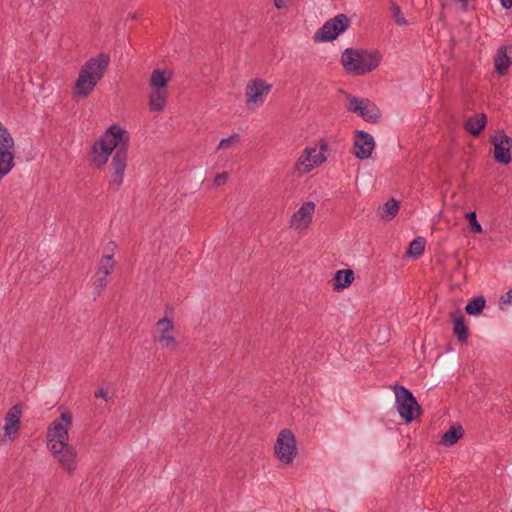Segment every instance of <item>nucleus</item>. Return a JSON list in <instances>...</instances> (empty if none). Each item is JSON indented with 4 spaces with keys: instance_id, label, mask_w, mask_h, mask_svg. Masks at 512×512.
<instances>
[{
    "instance_id": "nucleus-29",
    "label": "nucleus",
    "mask_w": 512,
    "mask_h": 512,
    "mask_svg": "<svg viewBox=\"0 0 512 512\" xmlns=\"http://www.w3.org/2000/svg\"><path fill=\"white\" fill-rule=\"evenodd\" d=\"M348 104L346 105V108L348 111L358 114V111L361 110L363 99H359L356 96L349 95L347 97Z\"/></svg>"
},
{
    "instance_id": "nucleus-22",
    "label": "nucleus",
    "mask_w": 512,
    "mask_h": 512,
    "mask_svg": "<svg viewBox=\"0 0 512 512\" xmlns=\"http://www.w3.org/2000/svg\"><path fill=\"white\" fill-rule=\"evenodd\" d=\"M399 208L400 202L391 198L379 208L378 215L381 219L391 220L397 215Z\"/></svg>"
},
{
    "instance_id": "nucleus-26",
    "label": "nucleus",
    "mask_w": 512,
    "mask_h": 512,
    "mask_svg": "<svg viewBox=\"0 0 512 512\" xmlns=\"http://www.w3.org/2000/svg\"><path fill=\"white\" fill-rule=\"evenodd\" d=\"M425 244H426V241H425V238L423 237H416L414 240H412L409 244V248L406 252L407 256L408 257H411V258H418L419 256H421L424 252V249H425Z\"/></svg>"
},
{
    "instance_id": "nucleus-30",
    "label": "nucleus",
    "mask_w": 512,
    "mask_h": 512,
    "mask_svg": "<svg viewBox=\"0 0 512 512\" xmlns=\"http://www.w3.org/2000/svg\"><path fill=\"white\" fill-rule=\"evenodd\" d=\"M240 142V136L237 133H233L228 138H223L220 140L218 149L228 148L231 144H238Z\"/></svg>"
},
{
    "instance_id": "nucleus-4",
    "label": "nucleus",
    "mask_w": 512,
    "mask_h": 512,
    "mask_svg": "<svg viewBox=\"0 0 512 512\" xmlns=\"http://www.w3.org/2000/svg\"><path fill=\"white\" fill-rule=\"evenodd\" d=\"M381 61L378 51L346 48L341 55V63L344 70L355 76L365 75L375 70Z\"/></svg>"
},
{
    "instance_id": "nucleus-5",
    "label": "nucleus",
    "mask_w": 512,
    "mask_h": 512,
    "mask_svg": "<svg viewBox=\"0 0 512 512\" xmlns=\"http://www.w3.org/2000/svg\"><path fill=\"white\" fill-rule=\"evenodd\" d=\"M395 393L396 408L400 417L411 423L422 414V408L418 404L413 393L406 387L395 384L392 386Z\"/></svg>"
},
{
    "instance_id": "nucleus-15",
    "label": "nucleus",
    "mask_w": 512,
    "mask_h": 512,
    "mask_svg": "<svg viewBox=\"0 0 512 512\" xmlns=\"http://www.w3.org/2000/svg\"><path fill=\"white\" fill-rule=\"evenodd\" d=\"M452 322L454 324L453 334L460 343H466L469 337V329L465 322V317L460 311L451 314Z\"/></svg>"
},
{
    "instance_id": "nucleus-9",
    "label": "nucleus",
    "mask_w": 512,
    "mask_h": 512,
    "mask_svg": "<svg viewBox=\"0 0 512 512\" xmlns=\"http://www.w3.org/2000/svg\"><path fill=\"white\" fill-rule=\"evenodd\" d=\"M490 142L494 146L495 161L502 165H508L512 160V138L500 130L490 137Z\"/></svg>"
},
{
    "instance_id": "nucleus-20",
    "label": "nucleus",
    "mask_w": 512,
    "mask_h": 512,
    "mask_svg": "<svg viewBox=\"0 0 512 512\" xmlns=\"http://www.w3.org/2000/svg\"><path fill=\"white\" fill-rule=\"evenodd\" d=\"M333 290L341 291L348 288L354 281V272L351 269H341L333 276Z\"/></svg>"
},
{
    "instance_id": "nucleus-2",
    "label": "nucleus",
    "mask_w": 512,
    "mask_h": 512,
    "mask_svg": "<svg viewBox=\"0 0 512 512\" xmlns=\"http://www.w3.org/2000/svg\"><path fill=\"white\" fill-rule=\"evenodd\" d=\"M72 414L63 412L58 419H55L48 427L47 447L57 459L60 466L71 473L76 469L77 453L72 445L68 443L69 429L72 425Z\"/></svg>"
},
{
    "instance_id": "nucleus-33",
    "label": "nucleus",
    "mask_w": 512,
    "mask_h": 512,
    "mask_svg": "<svg viewBox=\"0 0 512 512\" xmlns=\"http://www.w3.org/2000/svg\"><path fill=\"white\" fill-rule=\"evenodd\" d=\"M10 139H13L11 133L0 121V141L10 140Z\"/></svg>"
},
{
    "instance_id": "nucleus-14",
    "label": "nucleus",
    "mask_w": 512,
    "mask_h": 512,
    "mask_svg": "<svg viewBox=\"0 0 512 512\" xmlns=\"http://www.w3.org/2000/svg\"><path fill=\"white\" fill-rule=\"evenodd\" d=\"M22 415V404L17 403L13 405L5 416V425L4 432L5 435L9 438H12V435L18 433L20 428V418Z\"/></svg>"
},
{
    "instance_id": "nucleus-27",
    "label": "nucleus",
    "mask_w": 512,
    "mask_h": 512,
    "mask_svg": "<svg viewBox=\"0 0 512 512\" xmlns=\"http://www.w3.org/2000/svg\"><path fill=\"white\" fill-rule=\"evenodd\" d=\"M465 218L469 222L470 231L472 233H477V234L482 233V226H481V224L477 220L476 212L475 211L467 212L465 214Z\"/></svg>"
},
{
    "instance_id": "nucleus-6",
    "label": "nucleus",
    "mask_w": 512,
    "mask_h": 512,
    "mask_svg": "<svg viewBox=\"0 0 512 512\" xmlns=\"http://www.w3.org/2000/svg\"><path fill=\"white\" fill-rule=\"evenodd\" d=\"M350 18L341 13L327 20L324 25L318 29L314 36V42H331L339 35L344 33L350 27Z\"/></svg>"
},
{
    "instance_id": "nucleus-31",
    "label": "nucleus",
    "mask_w": 512,
    "mask_h": 512,
    "mask_svg": "<svg viewBox=\"0 0 512 512\" xmlns=\"http://www.w3.org/2000/svg\"><path fill=\"white\" fill-rule=\"evenodd\" d=\"M157 327L159 328V330L161 332H167V331H170L173 329V323L170 319H168L167 317H164L162 319H160L157 323H156Z\"/></svg>"
},
{
    "instance_id": "nucleus-11",
    "label": "nucleus",
    "mask_w": 512,
    "mask_h": 512,
    "mask_svg": "<svg viewBox=\"0 0 512 512\" xmlns=\"http://www.w3.org/2000/svg\"><path fill=\"white\" fill-rule=\"evenodd\" d=\"M354 155L360 160L368 159L375 147L374 138L363 130H355Z\"/></svg>"
},
{
    "instance_id": "nucleus-34",
    "label": "nucleus",
    "mask_w": 512,
    "mask_h": 512,
    "mask_svg": "<svg viewBox=\"0 0 512 512\" xmlns=\"http://www.w3.org/2000/svg\"><path fill=\"white\" fill-rule=\"evenodd\" d=\"M226 179H227V173L223 172V173L216 175V177L214 179V183L219 186V185L224 184Z\"/></svg>"
},
{
    "instance_id": "nucleus-23",
    "label": "nucleus",
    "mask_w": 512,
    "mask_h": 512,
    "mask_svg": "<svg viewBox=\"0 0 512 512\" xmlns=\"http://www.w3.org/2000/svg\"><path fill=\"white\" fill-rule=\"evenodd\" d=\"M463 432L461 425H453L443 434L440 443L448 447L452 446L462 437Z\"/></svg>"
},
{
    "instance_id": "nucleus-25",
    "label": "nucleus",
    "mask_w": 512,
    "mask_h": 512,
    "mask_svg": "<svg viewBox=\"0 0 512 512\" xmlns=\"http://www.w3.org/2000/svg\"><path fill=\"white\" fill-rule=\"evenodd\" d=\"M168 80L164 71L155 69L150 78L151 89H167Z\"/></svg>"
},
{
    "instance_id": "nucleus-12",
    "label": "nucleus",
    "mask_w": 512,
    "mask_h": 512,
    "mask_svg": "<svg viewBox=\"0 0 512 512\" xmlns=\"http://www.w3.org/2000/svg\"><path fill=\"white\" fill-rule=\"evenodd\" d=\"M15 141L14 139L0 141V180L8 175L15 163Z\"/></svg>"
},
{
    "instance_id": "nucleus-32",
    "label": "nucleus",
    "mask_w": 512,
    "mask_h": 512,
    "mask_svg": "<svg viewBox=\"0 0 512 512\" xmlns=\"http://www.w3.org/2000/svg\"><path fill=\"white\" fill-rule=\"evenodd\" d=\"M158 341L163 347L174 348L176 346V340L173 336L162 335L158 338Z\"/></svg>"
},
{
    "instance_id": "nucleus-35",
    "label": "nucleus",
    "mask_w": 512,
    "mask_h": 512,
    "mask_svg": "<svg viewBox=\"0 0 512 512\" xmlns=\"http://www.w3.org/2000/svg\"><path fill=\"white\" fill-rule=\"evenodd\" d=\"M273 1H274V5L276 6L277 9L286 8L288 3L290 2V0H273Z\"/></svg>"
},
{
    "instance_id": "nucleus-28",
    "label": "nucleus",
    "mask_w": 512,
    "mask_h": 512,
    "mask_svg": "<svg viewBox=\"0 0 512 512\" xmlns=\"http://www.w3.org/2000/svg\"><path fill=\"white\" fill-rule=\"evenodd\" d=\"M390 10H391L392 16L398 26L407 25V20L403 16L399 5H397L396 3H392Z\"/></svg>"
},
{
    "instance_id": "nucleus-37",
    "label": "nucleus",
    "mask_w": 512,
    "mask_h": 512,
    "mask_svg": "<svg viewBox=\"0 0 512 512\" xmlns=\"http://www.w3.org/2000/svg\"><path fill=\"white\" fill-rule=\"evenodd\" d=\"M501 299L506 304H512V289H510L505 296H502Z\"/></svg>"
},
{
    "instance_id": "nucleus-16",
    "label": "nucleus",
    "mask_w": 512,
    "mask_h": 512,
    "mask_svg": "<svg viewBox=\"0 0 512 512\" xmlns=\"http://www.w3.org/2000/svg\"><path fill=\"white\" fill-rule=\"evenodd\" d=\"M358 115L366 122L378 123L381 119L382 113L378 106L369 99H363L361 110Z\"/></svg>"
},
{
    "instance_id": "nucleus-24",
    "label": "nucleus",
    "mask_w": 512,
    "mask_h": 512,
    "mask_svg": "<svg viewBox=\"0 0 512 512\" xmlns=\"http://www.w3.org/2000/svg\"><path fill=\"white\" fill-rule=\"evenodd\" d=\"M485 305L486 299L483 296H475L468 301L465 311L468 315L478 316L483 312Z\"/></svg>"
},
{
    "instance_id": "nucleus-38",
    "label": "nucleus",
    "mask_w": 512,
    "mask_h": 512,
    "mask_svg": "<svg viewBox=\"0 0 512 512\" xmlns=\"http://www.w3.org/2000/svg\"><path fill=\"white\" fill-rule=\"evenodd\" d=\"M500 2L504 9H510L512 7V0H500Z\"/></svg>"
},
{
    "instance_id": "nucleus-19",
    "label": "nucleus",
    "mask_w": 512,
    "mask_h": 512,
    "mask_svg": "<svg viewBox=\"0 0 512 512\" xmlns=\"http://www.w3.org/2000/svg\"><path fill=\"white\" fill-rule=\"evenodd\" d=\"M167 89H151L149 94V110L153 112L162 111L167 104Z\"/></svg>"
},
{
    "instance_id": "nucleus-17",
    "label": "nucleus",
    "mask_w": 512,
    "mask_h": 512,
    "mask_svg": "<svg viewBox=\"0 0 512 512\" xmlns=\"http://www.w3.org/2000/svg\"><path fill=\"white\" fill-rule=\"evenodd\" d=\"M487 124V116L484 113L474 114L464 124V129L472 136L478 137L485 129Z\"/></svg>"
},
{
    "instance_id": "nucleus-36",
    "label": "nucleus",
    "mask_w": 512,
    "mask_h": 512,
    "mask_svg": "<svg viewBox=\"0 0 512 512\" xmlns=\"http://www.w3.org/2000/svg\"><path fill=\"white\" fill-rule=\"evenodd\" d=\"M94 397L95 398H103L104 400H107L108 399V394L105 390H103L102 388L101 389H98L94 392Z\"/></svg>"
},
{
    "instance_id": "nucleus-13",
    "label": "nucleus",
    "mask_w": 512,
    "mask_h": 512,
    "mask_svg": "<svg viewBox=\"0 0 512 512\" xmlns=\"http://www.w3.org/2000/svg\"><path fill=\"white\" fill-rule=\"evenodd\" d=\"M113 254H107L103 256L99 269L96 274V278L94 280V298L99 296L102 290L107 285V275L110 273L109 269L113 267V263L109 264L112 261Z\"/></svg>"
},
{
    "instance_id": "nucleus-21",
    "label": "nucleus",
    "mask_w": 512,
    "mask_h": 512,
    "mask_svg": "<svg viewBox=\"0 0 512 512\" xmlns=\"http://www.w3.org/2000/svg\"><path fill=\"white\" fill-rule=\"evenodd\" d=\"M495 71L504 76L507 74L510 65L512 64L511 58L507 55V47L502 45L498 48L494 57Z\"/></svg>"
},
{
    "instance_id": "nucleus-8",
    "label": "nucleus",
    "mask_w": 512,
    "mask_h": 512,
    "mask_svg": "<svg viewBox=\"0 0 512 512\" xmlns=\"http://www.w3.org/2000/svg\"><path fill=\"white\" fill-rule=\"evenodd\" d=\"M320 151L316 147H306L303 154L296 163V169L301 173L309 172L314 166L322 164L326 157L324 151L327 149V142L324 139L319 141Z\"/></svg>"
},
{
    "instance_id": "nucleus-7",
    "label": "nucleus",
    "mask_w": 512,
    "mask_h": 512,
    "mask_svg": "<svg viewBox=\"0 0 512 512\" xmlns=\"http://www.w3.org/2000/svg\"><path fill=\"white\" fill-rule=\"evenodd\" d=\"M275 455L284 464H290L297 454L296 439L289 429H283L278 434L274 446Z\"/></svg>"
},
{
    "instance_id": "nucleus-39",
    "label": "nucleus",
    "mask_w": 512,
    "mask_h": 512,
    "mask_svg": "<svg viewBox=\"0 0 512 512\" xmlns=\"http://www.w3.org/2000/svg\"><path fill=\"white\" fill-rule=\"evenodd\" d=\"M459 2H461L463 4V9L466 10L467 8V3H468V0H458Z\"/></svg>"
},
{
    "instance_id": "nucleus-3",
    "label": "nucleus",
    "mask_w": 512,
    "mask_h": 512,
    "mask_svg": "<svg viewBox=\"0 0 512 512\" xmlns=\"http://www.w3.org/2000/svg\"><path fill=\"white\" fill-rule=\"evenodd\" d=\"M109 64L110 56L106 53H99L97 56L86 61L80 69L73 88V94L87 97L102 79Z\"/></svg>"
},
{
    "instance_id": "nucleus-1",
    "label": "nucleus",
    "mask_w": 512,
    "mask_h": 512,
    "mask_svg": "<svg viewBox=\"0 0 512 512\" xmlns=\"http://www.w3.org/2000/svg\"><path fill=\"white\" fill-rule=\"evenodd\" d=\"M130 135L127 130L113 124L94 142L91 157L94 166L102 169L112 155L109 186L118 191L127 168Z\"/></svg>"
},
{
    "instance_id": "nucleus-18",
    "label": "nucleus",
    "mask_w": 512,
    "mask_h": 512,
    "mask_svg": "<svg viewBox=\"0 0 512 512\" xmlns=\"http://www.w3.org/2000/svg\"><path fill=\"white\" fill-rule=\"evenodd\" d=\"M315 210V204L312 201L305 202L301 207L293 214L291 222L293 224H304L308 225L312 221V216Z\"/></svg>"
},
{
    "instance_id": "nucleus-10",
    "label": "nucleus",
    "mask_w": 512,
    "mask_h": 512,
    "mask_svg": "<svg viewBox=\"0 0 512 512\" xmlns=\"http://www.w3.org/2000/svg\"><path fill=\"white\" fill-rule=\"evenodd\" d=\"M272 86L260 78L252 79L248 82L245 90L247 97V106L261 105L264 102V96L271 91Z\"/></svg>"
}]
</instances>
